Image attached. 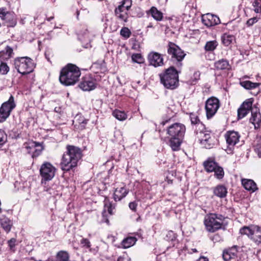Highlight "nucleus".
<instances>
[{
    "instance_id": "nucleus-32",
    "label": "nucleus",
    "mask_w": 261,
    "mask_h": 261,
    "mask_svg": "<svg viewBox=\"0 0 261 261\" xmlns=\"http://www.w3.org/2000/svg\"><path fill=\"white\" fill-rule=\"evenodd\" d=\"M1 224L5 231L9 232L11 229L12 223L9 218L5 217L1 219Z\"/></svg>"
},
{
    "instance_id": "nucleus-52",
    "label": "nucleus",
    "mask_w": 261,
    "mask_h": 261,
    "mask_svg": "<svg viewBox=\"0 0 261 261\" xmlns=\"http://www.w3.org/2000/svg\"><path fill=\"white\" fill-rule=\"evenodd\" d=\"M258 21V19L256 17H253L249 19H248L247 21V25L248 27L252 26L255 23H256Z\"/></svg>"
},
{
    "instance_id": "nucleus-31",
    "label": "nucleus",
    "mask_w": 261,
    "mask_h": 261,
    "mask_svg": "<svg viewBox=\"0 0 261 261\" xmlns=\"http://www.w3.org/2000/svg\"><path fill=\"white\" fill-rule=\"evenodd\" d=\"M137 241V239L135 237H129L124 239L121 243V245L123 248H128L134 245Z\"/></svg>"
},
{
    "instance_id": "nucleus-58",
    "label": "nucleus",
    "mask_w": 261,
    "mask_h": 261,
    "mask_svg": "<svg viewBox=\"0 0 261 261\" xmlns=\"http://www.w3.org/2000/svg\"><path fill=\"white\" fill-rule=\"evenodd\" d=\"M53 18H54V17H53V16H51V17H50L47 18V20L48 21H50V20H51Z\"/></svg>"
},
{
    "instance_id": "nucleus-53",
    "label": "nucleus",
    "mask_w": 261,
    "mask_h": 261,
    "mask_svg": "<svg viewBox=\"0 0 261 261\" xmlns=\"http://www.w3.org/2000/svg\"><path fill=\"white\" fill-rule=\"evenodd\" d=\"M138 205V202L136 201H133L129 203V208L134 212L136 211V208Z\"/></svg>"
},
{
    "instance_id": "nucleus-28",
    "label": "nucleus",
    "mask_w": 261,
    "mask_h": 261,
    "mask_svg": "<svg viewBox=\"0 0 261 261\" xmlns=\"http://www.w3.org/2000/svg\"><path fill=\"white\" fill-rule=\"evenodd\" d=\"M215 67L219 70L228 69L229 64L227 60L222 59L215 63Z\"/></svg>"
},
{
    "instance_id": "nucleus-56",
    "label": "nucleus",
    "mask_w": 261,
    "mask_h": 261,
    "mask_svg": "<svg viewBox=\"0 0 261 261\" xmlns=\"http://www.w3.org/2000/svg\"><path fill=\"white\" fill-rule=\"evenodd\" d=\"M196 261H208V259L205 257H200Z\"/></svg>"
},
{
    "instance_id": "nucleus-8",
    "label": "nucleus",
    "mask_w": 261,
    "mask_h": 261,
    "mask_svg": "<svg viewBox=\"0 0 261 261\" xmlns=\"http://www.w3.org/2000/svg\"><path fill=\"white\" fill-rule=\"evenodd\" d=\"M240 232L247 235L256 244H261V229L259 226H244L240 229Z\"/></svg>"
},
{
    "instance_id": "nucleus-59",
    "label": "nucleus",
    "mask_w": 261,
    "mask_h": 261,
    "mask_svg": "<svg viewBox=\"0 0 261 261\" xmlns=\"http://www.w3.org/2000/svg\"><path fill=\"white\" fill-rule=\"evenodd\" d=\"M168 122V121H163L162 122L161 124L163 125H164L167 122Z\"/></svg>"
},
{
    "instance_id": "nucleus-45",
    "label": "nucleus",
    "mask_w": 261,
    "mask_h": 261,
    "mask_svg": "<svg viewBox=\"0 0 261 261\" xmlns=\"http://www.w3.org/2000/svg\"><path fill=\"white\" fill-rule=\"evenodd\" d=\"M254 11L257 13H261V0H255L253 3Z\"/></svg>"
},
{
    "instance_id": "nucleus-48",
    "label": "nucleus",
    "mask_w": 261,
    "mask_h": 261,
    "mask_svg": "<svg viewBox=\"0 0 261 261\" xmlns=\"http://www.w3.org/2000/svg\"><path fill=\"white\" fill-rule=\"evenodd\" d=\"M7 136L5 132L0 129V147H1L7 141Z\"/></svg>"
},
{
    "instance_id": "nucleus-7",
    "label": "nucleus",
    "mask_w": 261,
    "mask_h": 261,
    "mask_svg": "<svg viewBox=\"0 0 261 261\" xmlns=\"http://www.w3.org/2000/svg\"><path fill=\"white\" fill-rule=\"evenodd\" d=\"M167 53L171 56V60L175 63L176 67L180 68L182 66V61L186 55L184 51L175 43L169 42Z\"/></svg>"
},
{
    "instance_id": "nucleus-29",
    "label": "nucleus",
    "mask_w": 261,
    "mask_h": 261,
    "mask_svg": "<svg viewBox=\"0 0 261 261\" xmlns=\"http://www.w3.org/2000/svg\"><path fill=\"white\" fill-rule=\"evenodd\" d=\"M176 237L177 236L176 233H175L173 231L170 230L167 232L165 239L167 241L171 242L173 247L176 246L177 247V246H176V244H178V241L176 239Z\"/></svg>"
},
{
    "instance_id": "nucleus-44",
    "label": "nucleus",
    "mask_w": 261,
    "mask_h": 261,
    "mask_svg": "<svg viewBox=\"0 0 261 261\" xmlns=\"http://www.w3.org/2000/svg\"><path fill=\"white\" fill-rule=\"evenodd\" d=\"M120 35L125 38H128L131 35V32L128 28L123 27L120 31Z\"/></svg>"
},
{
    "instance_id": "nucleus-33",
    "label": "nucleus",
    "mask_w": 261,
    "mask_h": 261,
    "mask_svg": "<svg viewBox=\"0 0 261 261\" xmlns=\"http://www.w3.org/2000/svg\"><path fill=\"white\" fill-rule=\"evenodd\" d=\"M196 135L197 136L200 143H205V141H208V139L211 138L210 134L206 133V132H203V130H199L198 134Z\"/></svg>"
},
{
    "instance_id": "nucleus-23",
    "label": "nucleus",
    "mask_w": 261,
    "mask_h": 261,
    "mask_svg": "<svg viewBox=\"0 0 261 261\" xmlns=\"http://www.w3.org/2000/svg\"><path fill=\"white\" fill-rule=\"evenodd\" d=\"M128 193V190L124 187L116 188L114 193V199L115 201L121 200L126 196Z\"/></svg>"
},
{
    "instance_id": "nucleus-16",
    "label": "nucleus",
    "mask_w": 261,
    "mask_h": 261,
    "mask_svg": "<svg viewBox=\"0 0 261 261\" xmlns=\"http://www.w3.org/2000/svg\"><path fill=\"white\" fill-rule=\"evenodd\" d=\"M251 113V116L249 119V121L254 125L255 128H257L259 127L261 123V114L259 109L255 106H254L252 107Z\"/></svg>"
},
{
    "instance_id": "nucleus-21",
    "label": "nucleus",
    "mask_w": 261,
    "mask_h": 261,
    "mask_svg": "<svg viewBox=\"0 0 261 261\" xmlns=\"http://www.w3.org/2000/svg\"><path fill=\"white\" fill-rule=\"evenodd\" d=\"M237 252L236 246H233L231 248L224 250L222 254L223 259L225 261H229L236 256Z\"/></svg>"
},
{
    "instance_id": "nucleus-20",
    "label": "nucleus",
    "mask_w": 261,
    "mask_h": 261,
    "mask_svg": "<svg viewBox=\"0 0 261 261\" xmlns=\"http://www.w3.org/2000/svg\"><path fill=\"white\" fill-rule=\"evenodd\" d=\"M115 16L116 17L122 22L125 23L128 21V15L127 11L122 8V6H118L115 8Z\"/></svg>"
},
{
    "instance_id": "nucleus-6",
    "label": "nucleus",
    "mask_w": 261,
    "mask_h": 261,
    "mask_svg": "<svg viewBox=\"0 0 261 261\" xmlns=\"http://www.w3.org/2000/svg\"><path fill=\"white\" fill-rule=\"evenodd\" d=\"M224 220L223 215L212 213L205 217L204 224L208 231L214 232L222 228Z\"/></svg>"
},
{
    "instance_id": "nucleus-10",
    "label": "nucleus",
    "mask_w": 261,
    "mask_h": 261,
    "mask_svg": "<svg viewBox=\"0 0 261 261\" xmlns=\"http://www.w3.org/2000/svg\"><path fill=\"white\" fill-rule=\"evenodd\" d=\"M55 167L50 163H44L40 168V173L42 177V184L51 180L55 176Z\"/></svg>"
},
{
    "instance_id": "nucleus-2",
    "label": "nucleus",
    "mask_w": 261,
    "mask_h": 261,
    "mask_svg": "<svg viewBox=\"0 0 261 261\" xmlns=\"http://www.w3.org/2000/svg\"><path fill=\"white\" fill-rule=\"evenodd\" d=\"M82 155V151L80 148L73 145H67L66 151L63 154L60 163L61 169L67 172L76 167Z\"/></svg>"
},
{
    "instance_id": "nucleus-62",
    "label": "nucleus",
    "mask_w": 261,
    "mask_h": 261,
    "mask_svg": "<svg viewBox=\"0 0 261 261\" xmlns=\"http://www.w3.org/2000/svg\"><path fill=\"white\" fill-rule=\"evenodd\" d=\"M106 222H107V223H108L109 222V220H108V219L107 220Z\"/></svg>"
},
{
    "instance_id": "nucleus-5",
    "label": "nucleus",
    "mask_w": 261,
    "mask_h": 261,
    "mask_svg": "<svg viewBox=\"0 0 261 261\" xmlns=\"http://www.w3.org/2000/svg\"><path fill=\"white\" fill-rule=\"evenodd\" d=\"M14 66L17 72L25 75L33 72L35 67L33 60L29 57H18L14 60Z\"/></svg>"
},
{
    "instance_id": "nucleus-57",
    "label": "nucleus",
    "mask_w": 261,
    "mask_h": 261,
    "mask_svg": "<svg viewBox=\"0 0 261 261\" xmlns=\"http://www.w3.org/2000/svg\"><path fill=\"white\" fill-rule=\"evenodd\" d=\"M47 261H60L58 259H55V258H49Z\"/></svg>"
},
{
    "instance_id": "nucleus-41",
    "label": "nucleus",
    "mask_w": 261,
    "mask_h": 261,
    "mask_svg": "<svg viewBox=\"0 0 261 261\" xmlns=\"http://www.w3.org/2000/svg\"><path fill=\"white\" fill-rule=\"evenodd\" d=\"M215 176L219 179H222L224 177V172L222 167L218 165L217 168L214 170Z\"/></svg>"
},
{
    "instance_id": "nucleus-51",
    "label": "nucleus",
    "mask_w": 261,
    "mask_h": 261,
    "mask_svg": "<svg viewBox=\"0 0 261 261\" xmlns=\"http://www.w3.org/2000/svg\"><path fill=\"white\" fill-rule=\"evenodd\" d=\"M81 244L83 247H85L87 248H89L91 247L90 242L87 239H82L81 241Z\"/></svg>"
},
{
    "instance_id": "nucleus-50",
    "label": "nucleus",
    "mask_w": 261,
    "mask_h": 261,
    "mask_svg": "<svg viewBox=\"0 0 261 261\" xmlns=\"http://www.w3.org/2000/svg\"><path fill=\"white\" fill-rule=\"evenodd\" d=\"M208 140V141H205V143H200L205 148H211L213 146V139L210 138Z\"/></svg>"
},
{
    "instance_id": "nucleus-11",
    "label": "nucleus",
    "mask_w": 261,
    "mask_h": 261,
    "mask_svg": "<svg viewBox=\"0 0 261 261\" xmlns=\"http://www.w3.org/2000/svg\"><path fill=\"white\" fill-rule=\"evenodd\" d=\"M205 110L208 119L211 118L217 112L219 108V101L218 98L211 97L205 102Z\"/></svg>"
},
{
    "instance_id": "nucleus-34",
    "label": "nucleus",
    "mask_w": 261,
    "mask_h": 261,
    "mask_svg": "<svg viewBox=\"0 0 261 261\" xmlns=\"http://www.w3.org/2000/svg\"><path fill=\"white\" fill-rule=\"evenodd\" d=\"M3 20L5 21L7 26L8 27H13L16 24V21L13 13L10 12V16H9L8 17L6 16Z\"/></svg>"
},
{
    "instance_id": "nucleus-9",
    "label": "nucleus",
    "mask_w": 261,
    "mask_h": 261,
    "mask_svg": "<svg viewBox=\"0 0 261 261\" xmlns=\"http://www.w3.org/2000/svg\"><path fill=\"white\" fill-rule=\"evenodd\" d=\"M15 107L14 97L11 95L8 100L4 102L0 107V123L4 122L9 117Z\"/></svg>"
},
{
    "instance_id": "nucleus-13",
    "label": "nucleus",
    "mask_w": 261,
    "mask_h": 261,
    "mask_svg": "<svg viewBox=\"0 0 261 261\" xmlns=\"http://www.w3.org/2000/svg\"><path fill=\"white\" fill-rule=\"evenodd\" d=\"M253 102V98H248L242 103L238 110V119L243 118L251 111Z\"/></svg>"
},
{
    "instance_id": "nucleus-61",
    "label": "nucleus",
    "mask_w": 261,
    "mask_h": 261,
    "mask_svg": "<svg viewBox=\"0 0 261 261\" xmlns=\"http://www.w3.org/2000/svg\"><path fill=\"white\" fill-rule=\"evenodd\" d=\"M193 251L194 252H197V250H196V249H193Z\"/></svg>"
},
{
    "instance_id": "nucleus-19",
    "label": "nucleus",
    "mask_w": 261,
    "mask_h": 261,
    "mask_svg": "<svg viewBox=\"0 0 261 261\" xmlns=\"http://www.w3.org/2000/svg\"><path fill=\"white\" fill-rule=\"evenodd\" d=\"M191 122L193 129H194L196 134H198L199 130H204L205 127L203 123L200 121L197 115L194 113L190 114Z\"/></svg>"
},
{
    "instance_id": "nucleus-40",
    "label": "nucleus",
    "mask_w": 261,
    "mask_h": 261,
    "mask_svg": "<svg viewBox=\"0 0 261 261\" xmlns=\"http://www.w3.org/2000/svg\"><path fill=\"white\" fill-rule=\"evenodd\" d=\"M113 115L117 119L120 121L124 120L127 117L126 114L124 112L119 110L114 111Z\"/></svg>"
},
{
    "instance_id": "nucleus-17",
    "label": "nucleus",
    "mask_w": 261,
    "mask_h": 261,
    "mask_svg": "<svg viewBox=\"0 0 261 261\" xmlns=\"http://www.w3.org/2000/svg\"><path fill=\"white\" fill-rule=\"evenodd\" d=\"M148 60L149 64L155 67L162 66L164 64L162 55L156 52H151L148 54Z\"/></svg>"
},
{
    "instance_id": "nucleus-12",
    "label": "nucleus",
    "mask_w": 261,
    "mask_h": 261,
    "mask_svg": "<svg viewBox=\"0 0 261 261\" xmlns=\"http://www.w3.org/2000/svg\"><path fill=\"white\" fill-rule=\"evenodd\" d=\"M225 137L228 145L226 151L228 153H231L233 146L239 141L240 136L237 132L229 131L226 133Z\"/></svg>"
},
{
    "instance_id": "nucleus-22",
    "label": "nucleus",
    "mask_w": 261,
    "mask_h": 261,
    "mask_svg": "<svg viewBox=\"0 0 261 261\" xmlns=\"http://www.w3.org/2000/svg\"><path fill=\"white\" fill-rule=\"evenodd\" d=\"M242 184L244 188L251 193L256 191L258 188L255 182L252 179H243Z\"/></svg>"
},
{
    "instance_id": "nucleus-39",
    "label": "nucleus",
    "mask_w": 261,
    "mask_h": 261,
    "mask_svg": "<svg viewBox=\"0 0 261 261\" xmlns=\"http://www.w3.org/2000/svg\"><path fill=\"white\" fill-rule=\"evenodd\" d=\"M254 150L258 156L261 158V137H257L254 141Z\"/></svg>"
},
{
    "instance_id": "nucleus-42",
    "label": "nucleus",
    "mask_w": 261,
    "mask_h": 261,
    "mask_svg": "<svg viewBox=\"0 0 261 261\" xmlns=\"http://www.w3.org/2000/svg\"><path fill=\"white\" fill-rule=\"evenodd\" d=\"M1 61L0 73L2 75H6L9 71L10 68L8 65L3 61Z\"/></svg>"
},
{
    "instance_id": "nucleus-26",
    "label": "nucleus",
    "mask_w": 261,
    "mask_h": 261,
    "mask_svg": "<svg viewBox=\"0 0 261 261\" xmlns=\"http://www.w3.org/2000/svg\"><path fill=\"white\" fill-rule=\"evenodd\" d=\"M227 193L226 188L223 185H218L214 190L215 195L220 197H225Z\"/></svg>"
},
{
    "instance_id": "nucleus-47",
    "label": "nucleus",
    "mask_w": 261,
    "mask_h": 261,
    "mask_svg": "<svg viewBox=\"0 0 261 261\" xmlns=\"http://www.w3.org/2000/svg\"><path fill=\"white\" fill-rule=\"evenodd\" d=\"M16 242V240L14 238H12L7 242L10 249L13 252L15 251Z\"/></svg>"
},
{
    "instance_id": "nucleus-36",
    "label": "nucleus",
    "mask_w": 261,
    "mask_h": 261,
    "mask_svg": "<svg viewBox=\"0 0 261 261\" xmlns=\"http://www.w3.org/2000/svg\"><path fill=\"white\" fill-rule=\"evenodd\" d=\"M90 34L87 29L81 31L79 35V39L83 42L90 41L91 39Z\"/></svg>"
},
{
    "instance_id": "nucleus-14",
    "label": "nucleus",
    "mask_w": 261,
    "mask_h": 261,
    "mask_svg": "<svg viewBox=\"0 0 261 261\" xmlns=\"http://www.w3.org/2000/svg\"><path fill=\"white\" fill-rule=\"evenodd\" d=\"M202 23L207 27H211L220 23L219 18L214 14L207 13L202 16Z\"/></svg>"
},
{
    "instance_id": "nucleus-30",
    "label": "nucleus",
    "mask_w": 261,
    "mask_h": 261,
    "mask_svg": "<svg viewBox=\"0 0 261 261\" xmlns=\"http://www.w3.org/2000/svg\"><path fill=\"white\" fill-rule=\"evenodd\" d=\"M218 165L216 162L212 160H207L203 163L204 168L208 172H213Z\"/></svg>"
},
{
    "instance_id": "nucleus-43",
    "label": "nucleus",
    "mask_w": 261,
    "mask_h": 261,
    "mask_svg": "<svg viewBox=\"0 0 261 261\" xmlns=\"http://www.w3.org/2000/svg\"><path fill=\"white\" fill-rule=\"evenodd\" d=\"M132 59L134 62L141 64L144 62V58L140 54H134L132 56Z\"/></svg>"
},
{
    "instance_id": "nucleus-1",
    "label": "nucleus",
    "mask_w": 261,
    "mask_h": 261,
    "mask_svg": "<svg viewBox=\"0 0 261 261\" xmlns=\"http://www.w3.org/2000/svg\"><path fill=\"white\" fill-rule=\"evenodd\" d=\"M186 132L185 126L180 123H175L168 127L167 137L164 141L171 147L173 151L179 150Z\"/></svg>"
},
{
    "instance_id": "nucleus-4",
    "label": "nucleus",
    "mask_w": 261,
    "mask_h": 261,
    "mask_svg": "<svg viewBox=\"0 0 261 261\" xmlns=\"http://www.w3.org/2000/svg\"><path fill=\"white\" fill-rule=\"evenodd\" d=\"M179 72L173 66L166 69L159 75L161 83L167 89H176L179 85Z\"/></svg>"
},
{
    "instance_id": "nucleus-60",
    "label": "nucleus",
    "mask_w": 261,
    "mask_h": 261,
    "mask_svg": "<svg viewBox=\"0 0 261 261\" xmlns=\"http://www.w3.org/2000/svg\"><path fill=\"white\" fill-rule=\"evenodd\" d=\"M117 261H123V258L121 257H119L118 259H117Z\"/></svg>"
},
{
    "instance_id": "nucleus-25",
    "label": "nucleus",
    "mask_w": 261,
    "mask_h": 261,
    "mask_svg": "<svg viewBox=\"0 0 261 261\" xmlns=\"http://www.w3.org/2000/svg\"><path fill=\"white\" fill-rule=\"evenodd\" d=\"M221 41L225 46H228L231 44L235 42L236 37L234 35L229 33H224L221 36Z\"/></svg>"
},
{
    "instance_id": "nucleus-55",
    "label": "nucleus",
    "mask_w": 261,
    "mask_h": 261,
    "mask_svg": "<svg viewBox=\"0 0 261 261\" xmlns=\"http://www.w3.org/2000/svg\"><path fill=\"white\" fill-rule=\"evenodd\" d=\"M108 212L110 215L113 214V209L111 205L108 206Z\"/></svg>"
},
{
    "instance_id": "nucleus-3",
    "label": "nucleus",
    "mask_w": 261,
    "mask_h": 261,
    "mask_svg": "<svg viewBox=\"0 0 261 261\" xmlns=\"http://www.w3.org/2000/svg\"><path fill=\"white\" fill-rule=\"evenodd\" d=\"M81 74L77 66L68 64L61 70L59 81L62 84L66 86L73 85L78 81Z\"/></svg>"
},
{
    "instance_id": "nucleus-18",
    "label": "nucleus",
    "mask_w": 261,
    "mask_h": 261,
    "mask_svg": "<svg viewBox=\"0 0 261 261\" xmlns=\"http://www.w3.org/2000/svg\"><path fill=\"white\" fill-rule=\"evenodd\" d=\"M25 148L28 150L29 153H32V158H35L40 154L42 148L40 144L36 142H32L25 145Z\"/></svg>"
},
{
    "instance_id": "nucleus-37",
    "label": "nucleus",
    "mask_w": 261,
    "mask_h": 261,
    "mask_svg": "<svg viewBox=\"0 0 261 261\" xmlns=\"http://www.w3.org/2000/svg\"><path fill=\"white\" fill-rule=\"evenodd\" d=\"M218 45V43L216 40L209 41L206 42L204 49L206 51H214Z\"/></svg>"
},
{
    "instance_id": "nucleus-46",
    "label": "nucleus",
    "mask_w": 261,
    "mask_h": 261,
    "mask_svg": "<svg viewBox=\"0 0 261 261\" xmlns=\"http://www.w3.org/2000/svg\"><path fill=\"white\" fill-rule=\"evenodd\" d=\"M119 6H122V8L128 11L132 6V0H123Z\"/></svg>"
},
{
    "instance_id": "nucleus-24",
    "label": "nucleus",
    "mask_w": 261,
    "mask_h": 261,
    "mask_svg": "<svg viewBox=\"0 0 261 261\" xmlns=\"http://www.w3.org/2000/svg\"><path fill=\"white\" fill-rule=\"evenodd\" d=\"M13 54L12 48L7 45L4 49L0 51V61L7 60L11 58Z\"/></svg>"
},
{
    "instance_id": "nucleus-54",
    "label": "nucleus",
    "mask_w": 261,
    "mask_h": 261,
    "mask_svg": "<svg viewBox=\"0 0 261 261\" xmlns=\"http://www.w3.org/2000/svg\"><path fill=\"white\" fill-rule=\"evenodd\" d=\"M88 121V120L87 119H86L84 117H81V119L79 120V123L81 125V127L82 128H85Z\"/></svg>"
},
{
    "instance_id": "nucleus-35",
    "label": "nucleus",
    "mask_w": 261,
    "mask_h": 261,
    "mask_svg": "<svg viewBox=\"0 0 261 261\" xmlns=\"http://www.w3.org/2000/svg\"><path fill=\"white\" fill-rule=\"evenodd\" d=\"M240 85L246 89H252L257 87L259 83H253L249 81H242L240 83Z\"/></svg>"
},
{
    "instance_id": "nucleus-27",
    "label": "nucleus",
    "mask_w": 261,
    "mask_h": 261,
    "mask_svg": "<svg viewBox=\"0 0 261 261\" xmlns=\"http://www.w3.org/2000/svg\"><path fill=\"white\" fill-rule=\"evenodd\" d=\"M147 14H150L157 21H161L163 19V13L155 7H152L149 11L147 12Z\"/></svg>"
},
{
    "instance_id": "nucleus-15",
    "label": "nucleus",
    "mask_w": 261,
    "mask_h": 261,
    "mask_svg": "<svg viewBox=\"0 0 261 261\" xmlns=\"http://www.w3.org/2000/svg\"><path fill=\"white\" fill-rule=\"evenodd\" d=\"M79 86L83 91H90L96 88V83L92 78L86 76L82 79Z\"/></svg>"
},
{
    "instance_id": "nucleus-38",
    "label": "nucleus",
    "mask_w": 261,
    "mask_h": 261,
    "mask_svg": "<svg viewBox=\"0 0 261 261\" xmlns=\"http://www.w3.org/2000/svg\"><path fill=\"white\" fill-rule=\"evenodd\" d=\"M69 256L66 251H59L55 257V259L60 261H68Z\"/></svg>"
},
{
    "instance_id": "nucleus-49",
    "label": "nucleus",
    "mask_w": 261,
    "mask_h": 261,
    "mask_svg": "<svg viewBox=\"0 0 261 261\" xmlns=\"http://www.w3.org/2000/svg\"><path fill=\"white\" fill-rule=\"evenodd\" d=\"M10 16V12L6 11V9H0V17L3 20L7 16V17Z\"/></svg>"
}]
</instances>
